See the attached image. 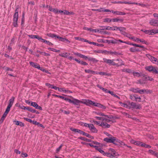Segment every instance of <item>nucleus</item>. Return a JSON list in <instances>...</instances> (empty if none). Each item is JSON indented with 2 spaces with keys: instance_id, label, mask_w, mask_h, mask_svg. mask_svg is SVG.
I'll return each mask as SVG.
<instances>
[{
  "instance_id": "nucleus-1",
  "label": "nucleus",
  "mask_w": 158,
  "mask_h": 158,
  "mask_svg": "<svg viewBox=\"0 0 158 158\" xmlns=\"http://www.w3.org/2000/svg\"><path fill=\"white\" fill-rule=\"evenodd\" d=\"M17 7L15 10V13H14L13 16V22L12 24L15 27H18V24L17 23L18 20L19 18L18 16V10L19 9V6H17Z\"/></svg>"
},
{
  "instance_id": "nucleus-2",
  "label": "nucleus",
  "mask_w": 158,
  "mask_h": 158,
  "mask_svg": "<svg viewBox=\"0 0 158 158\" xmlns=\"http://www.w3.org/2000/svg\"><path fill=\"white\" fill-rule=\"evenodd\" d=\"M129 105L130 106V109H139L142 108L141 105L140 104H136V103L132 102L131 103L129 102Z\"/></svg>"
},
{
  "instance_id": "nucleus-3",
  "label": "nucleus",
  "mask_w": 158,
  "mask_h": 158,
  "mask_svg": "<svg viewBox=\"0 0 158 158\" xmlns=\"http://www.w3.org/2000/svg\"><path fill=\"white\" fill-rule=\"evenodd\" d=\"M68 102L70 103H72L74 105L77 106L79 105L80 103H83V102L82 101L74 98H73V100L69 99Z\"/></svg>"
},
{
  "instance_id": "nucleus-4",
  "label": "nucleus",
  "mask_w": 158,
  "mask_h": 158,
  "mask_svg": "<svg viewBox=\"0 0 158 158\" xmlns=\"http://www.w3.org/2000/svg\"><path fill=\"white\" fill-rule=\"evenodd\" d=\"M103 62L109 64V65L115 66V63L114 62L115 60L114 59L110 60L108 59L105 58H103Z\"/></svg>"
},
{
  "instance_id": "nucleus-5",
  "label": "nucleus",
  "mask_w": 158,
  "mask_h": 158,
  "mask_svg": "<svg viewBox=\"0 0 158 158\" xmlns=\"http://www.w3.org/2000/svg\"><path fill=\"white\" fill-rule=\"evenodd\" d=\"M15 98L14 97L12 96L11 97V98L9 100V103L7 106L6 108V109L7 110H9V111L10 110V108L12 106L13 104Z\"/></svg>"
},
{
  "instance_id": "nucleus-6",
  "label": "nucleus",
  "mask_w": 158,
  "mask_h": 158,
  "mask_svg": "<svg viewBox=\"0 0 158 158\" xmlns=\"http://www.w3.org/2000/svg\"><path fill=\"white\" fill-rule=\"evenodd\" d=\"M155 68L152 65H150L145 67V68L146 70L148 71L149 72L154 73Z\"/></svg>"
},
{
  "instance_id": "nucleus-7",
  "label": "nucleus",
  "mask_w": 158,
  "mask_h": 158,
  "mask_svg": "<svg viewBox=\"0 0 158 158\" xmlns=\"http://www.w3.org/2000/svg\"><path fill=\"white\" fill-rule=\"evenodd\" d=\"M114 30H119L121 32L123 31H125L126 30V28L124 27H118L116 26H114Z\"/></svg>"
},
{
  "instance_id": "nucleus-8",
  "label": "nucleus",
  "mask_w": 158,
  "mask_h": 158,
  "mask_svg": "<svg viewBox=\"0 0 158 158\" xmlns=\"http://www.w3.org/2000/svg\"><path fill=\"white\" fill-rule=\"evenodd\" d=\"M85 102H83V103L84 104L86 105L87 106H90V105H93L94 106L95 105V102H93L92 101L90 100H85Z\"/></svg>"
},
{
  "instance_id": "nucleus-9",
  "label": "nucleus",
  "mask_w": 158,
  "mask_h": 158,
  "mask_svg": "<svg viewBox=\"0 0 158 158\" xmlns=\"http://www.w3.org/2000/svg\"><path fill=\"white\" fill-rule=\"evenodd\" d=\"M70 129L71 131H72L75 133L78 132L81 134H82L83 135H84V133H85L84 132L82 131L81 130H79L78 129L74 128L72 127L70 128Z\"/></svg>"
},
{
  "instance_id": "nucleus-10",
  "label": "nucleus",
  "mask_w": 158,
  "mask_h": 158,
  "mask_svg": "<svg viewBox=\"0 0 158 158\" xmlns=\"http://www.w3.org/2000/svg\"><path fill=\"white\" fill-rule=\"evenodd\" d=\"M99 126L102 127L104 128H109L110 127V125L106 123H104L102 122L100 124H99Z\"/></svg>"
},
{
  "instance_id": "nucleus-11",
  "label": "nucleus",
  "mask_w": 158,
  "mask_h": 158,
  "mask_svg": "<svg viewBox=\"0 0 158 158\" xmlns=\"http://www.w3.org/2000/svg\"><path fill=\"white\" fill-rule=\"evenodd\" d=\"M29 64L31 66L35 68H37L38 69H40V65L37 64L36 63L30 61L29 62Z\"/></svg>"
},
{
  "instance_id": "nucleus-12",
  "label": "nucleus",
  "mask_w": 158,
  "mask_h": 158,
  "mask_svg": "<svg viewBox=\"0 0 158 158\" xmlns=\"http://www.w3.org/2000/svg\"><path fill=\"white\" fill-rule=\"evenodd\" d=\"M149 23L152 26H157L158 24V20L156 19H152L149 22Z\"/></svg>"
},
{
  "instance_id": "nucleus-13",
  "label": "nucleus",
  "mask_w": 158,
  "mask_h": 158,
  "mask_svg": "<svg viewBox=\"0 0 158 158\" xmlns=\"http://www.w3.org/2000/svg\"><path fill=\"white\" fill-rule=\"evenodd\" d=\"M153 29L152 30H144L143 29H141V31L144 32L145 34H148L149 35H152L153 33Z\"/></svg>"
},
{
  "instance_id": "nucleus-14",
  "label": "nucleus",
  "mask_w": 158,
  "mask_h": 158,
  "mask_svg": "<svg viewBox=\"0 0 158 158\" xmlns=\"http://www.w3.org/2000/svg\"><path fill=\"white\" fill-rule=\"evenodd\" d=\"M89 130L93 133H97L98 130L94 127L93 124H91L90 127H89Z\"/></svg>"
},
{
  "instance_id": "nucleus-15",
  "label": "nucleus",
  "mask_w": 158,
  "mask_h": 158,
  "mask_svg": "<svg viewBox=\"0 0 158 158\" xmlns=\"http://www.w3.org/2000/svg\"><path fill=\"white\" fill-rule=\"evenodd\" d=\"M116 61H118V62L117 63H115V65L117 66L124 65V64L123 63V61L120 59H118L116 60Z\"/></svg>"
},
{
  "instance_id": "nucleus-16",
  "label": "nucleus",
  "mask_w": 158,
  "mask_h": 158,
  "mask_svg": "<svg viewBox=\"0 0 158 158\" xmlns=\"http://www.w3.org/2000/svg\"><path fill=\"white\" fill-rule=\"evenodd\" d=\"M94 106L98 107L103 109H106V107L105 106L98 103L95 102Z\"/></svg>"
},
{
  "instance_id": "nucleus-17",
  "label": "nucleus",
  "mask_w": 158,
  "mask_h": 158,
  "mask_svg": "<svg viewBox=\"0 0 158 158\" xmlns=\"http://www.w3.org/2000/svg\"><path fill=\"white\" fill-rule=\"evenodd\" d=\"M74 60L77 62L78 63L80 64H81L84 65H87L88 64L86 62L83 61H80V60H79L76 58H75L74 59Z\"/></svg>"
},
{
  "instance_id": "nucleus-18",
  "label": "nucleus",
  "mask_w": 158,
  "mask_h": 158,
  "mask_svg": "<svg viewBox=\"0 0 158 158\" xmlns=\"http://www.w3.org/2000/svg\"><path fill=\"white\" fill-rule=\"evenodd\" d=\"M111 12L113 13V14H115L117 15H125L126 14V13L125 12H123L118 11H114L113 10H112Z\"/></svg>"
},
{
  "instance_id": "nucleus-19",
  "label": "nucleus",
  "mask_w": 158,
  "mask_h": 158,
  "mask_svg": "<svg viewBox=\"0 0 158 158\" xmlns=\"http://www.w3.org/2000/svg\"><path fill=\"white\" fill-rule=\"evenodd\" d=\"M48 10L50 11H52L55 14L58 13V9L56 8H52L51 6H49Z\"/></svg>"
},
{
  "instance_id": "nucleus-20",
  "label": "nucleus",
  "mask_w": 158,
  "mask_h": 158,
  "mask_svg": "<svg viewBox=\"0 0 158 158\" xmlns=\"http://www.w3.org/2000/svg\"><path fill=\"white\" fill-rule=\"evenodd\" d=\"M85 71L86 73H90L92 74L95 75L96 74L97 72L93 71L90 69H85Z\"/></svg>"
},
{
  "instance_id": "nucleus-21",
  "label": "nucleus",
  "mask_w": 158,
  "mask_h": 158,
  "mask_svg": "<svg viewBox=\"0 0 158 158\" xmlns=\"http://www.w3.org/2000/svg\"><path fill=\"white\" fill-rule=\"evenodd\" d=\"M108 53L109 54H111V55H121V53L119 52H116L115 51L114 52H112L111 51H109L108 52Z\"/></svg>"
},
{
  "instance_id": "nucleus-22",
  "label": "nucleus",
  "mask_w": 158,
  "mask_h": 158,
  "mask_svg": "<svg viewBox=\"0 0 158 158\" xmlns=\"http://www.w3.org/2000/svg\"><path fill=\"white\" fill-rule=\"evenodd\" d=\"M106 43H108L109 44L112 43L113 44L117 43V40L115 39L114 40H106Z\"/></svg>"
},
{
  "instance_id": "nucleus-23",
  "label": "nucleus",
  "mask_w": 158,
  "mask_h": 158,
  "mask_svg": "<svg viewBox=\"0 0 158 158\" xmlns=\"http://www.w3.org/2000/svg\"><path fill=\"white\" fill-rule=\"evenodd\" d=\"M79 139L81 140H82L88 142H91L92 140L91 139H88L85 137H80L78 138Z\"/></svg>"
},
{
  "instance_id": "nucleus-24",
  "label": "nucleus",
  "mask_w": 158,
  "mask_h": 158,
  "mask_svg": "<svg viewBox=\"0 0 158 158\" xmlns=\"http://www.w3.org/2000/svg\"><path fill=\"white\" fill-rule=\"evenodd\" d=\"M70 54V53H68L67 52H65L59 54V56L62 57L68 58Z\"/></svg>"
},
{
  "instance_id": "nucleus-25",
  "label": "nucleus",
  "mask_w": 158,
  "mask_h": 158,
  "mask_svg": "<svg viewBox=\"0 0 158 158\" xmlns=\"http://www.w3.org/2000/svg\"><path fill=\"white\" fill-rule=\"evenodd\" d=\"M139 88H131L130 89V91H131L134 93H138L139 92Z\"/></svg>"
},
{
  "instance_id": "nucleus-26",
  "label": "nucleus",
  "mask_w": 158,
  "mask_h": 158,
  "mask_svg": "<svg viewBox=\"0 0 158 158\" xmlns=\"http://www.w3.org/2000/svg\"><path fill=\"white\" fill-rule=\"evenodd\" d=\"M89 60L92 61L93 63H96L98 61L95 58L91 57H89Z\"/></svg>"
},
{
  "instance_id": "nucleus-27",
  "label": "nucleus",
  "mask_w": 158,
  "mask_h": 158,
  "mask_svg": "<svg viewBox=\"0 0 158 158\" xmlns=\"http://www.w3.org/2000/svg\"><path fill=\"white\" fill-rule=\"evenodd\" d=\"M118 3H125V4H137V3H132V2H122V1H118Z\"/></svg>"
},
{
  "instance_id": "nucleus-28",
  "label": "nucleus",
  "mask_w": 158,
  "mask_h": 158,
  "mask_svg": "<svg viewBox=\"0 0 158 158\" xmlns=\"http://www.w3.org/2000/svg\"><path fill=\"white\" fill-rule=\"evenodd\" d=\"M120 140L118 139L116 137H115V138L114 140V143L113 144H114L115 145H119V143Z\"/></svg>"
},
{
  "instance_id": "nucleus-29",
  "label": "nucleus",
  "mask_w": 158,
  "mask_h": 158,
  "mask_svg": "<svg viewBox=\"0 0 158 158\" xmlns=\"http://www.w3.org/2000/svg\"><path fill=\"white\" fill-rule=\"evenodd\" d=\"M133 73L134 76H137L138 77H142V73H140L138 72H133Z\"/></svg>"
},
{
  "instance_id": "nucleus-30",
  "label": "nucleus",
  "mask_w": 158,
  "mask_h": 158,
  "mask_svg": "<svg viewBox=\"0 0 158 158\" xmlns=\"http://www.w3.org/2000/svg\"><path fill=\"white\" fill-rule=\"evenodd\" d=\"M34 124L35 125H37L38 127H42V128H44V127L43 125L42 124H40L39 122H37L36 121H35L34 122Z\"/></svg>"
},
{
  "instance_id": "nucleus-31",
  "label": "nucleus",
  "mask_w": 158,
  "mask_h": 158,
  "mask_svg": "<svg viewBox=\"0 0 158 158\" xmlns=\"http://www.w3.org/2000/svg\"><path fill=\"white\" fill-rule=\"evenodd\" d=\"M146 56L152 62H153V60L154 59V57L152 56L151 55H150L149 54H146Z\"/></svg>"
},
{
  "instance_id": "nucleus-32",
  "label": "nucleus",
  "mask_w": 158,
  "mask_h": 158,
  "mask_svg": "<svg viewBox=\"0 0 158 158\" xmlns=\"http://www.w3.org/2000/svg\"><path fill=\"white\" fill-rule=\"evenodd\" d=\"M136 84H144L145 83V82L144 81V80H138L136 82Z\"/></svg>"
},
{
  "instance_id": "nucleus-33",
  "label": "nucleus",
  "mask_w": 158,
  "mask_h": 158,
  "mask_svg": "<svg viewBox=\"0 0 158 158\" xmlns=\"http://www.w3.org/2000/svg\"><path fill=\"white\" fill-rule=\"evenodd\" d=\"M7 115L4 113L0 120V123H2L3 122Z\"/></svg>"
},
{
  "instance_id": "nucleus-34",
  "label": "nucleus",
  "mask_w": 158,
  "mask_h": 158,
  "mask_svg": "<svg viewBox=\"0 0 158 158\" xmlns=\"http://www.w3.org/2000/svg\"><path fill=\"white\" fill-rule=\"evenodd\" d=\"M119 103L120 104H123V105H122V106L123 107H125L126 108L130 109V106H129V105H127L126 104L123 103L121 102H119Z\"/></svg>"
},
{
  "instance_id": "nucleus-35",
  "label": "nucleus",
  "mask_w": 158,
  "mask_h": 158,
  "mask_svg": "<svg viewBox=\"0 0 158 158\" xmlns=\"http://www.w3.org/2000/svg\"><path fill=\"white\" fill-rule=\"evenodd\" d=\"M106 155L107 156L110 158H113L114 156L112 155V154L108 152H105L104 153V156Z\"/></svg>"
},
{
  "instance_id": "nucleus-36",
  "label": "nucleus",
  "mask_w": 158,
  "mask_h": 158,
  "mask_svg": "<svg viewBox=\"0 0 158 158\" xmlns=\"http://www.w3.org/2000/svg\"><path fill=\"white\" fill-rule=\"evenodd\" d=\"M98 74H100L102 75H108V76L109 74L107 73H106L104 72H97L96 75Z\"/></svg>"
},
{
  "instance_id": "nucleus-37",
  "label": "nucleus",
  "mask_w": 158,
  "mask_h": 158,
  "mask_svg": "<svg viewBox=\"0 0 158 158\" xmlns=\"http://www.w3.org/2000/svg\"><path fill=\"white\" fill-rule=\"evenodd\" d=\"M43 42L46 43V44H47L49 46L52 45H53V44L51 42H49V41H47V40L45 39H44Z\"/></svg>"
},
{
  "instance_id": "nucleus-38",
  "label": "nucleus",
  "mask_w": 158,
  "mask_h": 158,
  "mask_svg": "<svg viewBox=\"0 0 158 158\" xmlns=\"http://www.w3.org/2000/svg\"><path fill=\"white\" fill-rule=\"evenodd\" d=\"M137 96L136 94L132 95L131 94L130 95V98L133 101H135V98H136V96Z\"/></svg>"
},
{
  "instance_id": "nucleus-39",
  "label": "nucleus",
  "mask_w": 158,
  "mask_h": 158,
  "mask_svg": "<svg viewBox=\"0 0 158 158\" xmlns=\"http://www.w3.org/2000/svg\"><path fill=\"white\" fill-rule=\"evenodd\" d=\"M112 21V19L106 18L103 19V22H104L110 23Z\"/></svg>"
},
{
  "instance_id": "nucleus-40",
  "label": "nucleus",
  "mask_w": 158,
  "mask_h": 158,
  "mask_svg": "<svg viewBox=\"0 0 158 158\" xmlns=\"http://www.w3.org/2000/svg\"><path fill=\"white\" fill-rule=\"evenodd\" d=\"M31 106H33V107H34L36 109V108L37 107V106H38V105L35 102H32L31 103Z\"/></svg>"
},
{
  "instance_id": "nucleus-41",
  "label": "nucleus",
  "mask_w": 158,
  "mask_h": 158,
  "mask_svg": "<svg viewBox=\"0 0 158 158\" xmlns=\"http://www.w3.org/2000/svg\"><path fill=\"white\" fill-rule=\"evenodd\" d=\"M24 119L28 122H29L31 123H32L33 124H34V122L35 121L34 120H32L31 119L26 118H24Z\"/></svg>"
},
{
  "instance_id": "nucleus-42",
  "label": "nucleus",
  "mask_w": 158,
  "mask_h": 158,
  "mask_svg": "<svg viewBox=\"0 0 158 158\" xmlns=\"http://www.w3.org/2000/svg\"><path fill=\"white\" fill-rule=\"evenodd\" d=\"M74 54L76 56H77L81 58H83L84 55L78 52H74Z\"/></svg>"
},
{
  "instance_id": "nucleus-43",
  "label": "nucleus",
  "mask_w": 158,
  "mask_h": 158,
  "mask_svg": "<svg viewBox=\"0 0 158 158\" xmlns=\"http://www.w3.org/2000/svg\"><path fill=\"white\" fill-rule=\"evenodd\" d=\"M96 150L98 151L99 152H100L103 155H104V153H105V152L104 151L102 150L101 148H98V147L96 149Z\"/></svg>"
},
{
  "instance_id": "nucleus-44",
  "label": "nucleus",
  "mask_w": 158,
  "mask_h": 158,
  "mask_svg": "<svg viewBox=\"0 0 158 158\" xmlns=\"http://www.w3.org/2000/svg\"><path fill=\"white\" fill-rule=\"evenodd\" d=\"M55 34H52L51 33H48L47 34V35L49 37H51L52 38H53L55 37Z\"/></svg>"
},
{
  "instance_id": "nucleus-45",
  "label": "nucleus",
  "mask_w": 158,
  "mask_h": 158,
  "mask_svg": "<svg viewBox=\"0 0 158 158\" xmlns=\"http://www.w3.org/2000/svg\"><path fill=\"white\" fill-rule=\"evenodd\" d=\"M58 98H61V99H64L66 101H68V102L69 101V98H67L65 97H63V96H61V95H59V97Z\"/></svg>"
},
{
  "instance_id": "nucleus-46",
  "label": "nucleus",
  "mask_w": 158,
  "mask_h": 158,
  "mask_svg": "<svg viewBox=\"0 0 158 158\" xmlns=\"http://www.w3.org/2000/svg\"><path fill=\"white\" fill-rule=\"evenodd\" d=\"M148 76L145 75V74H142V79L144 80V81H147L148 79Z\"/></svg>"
},
{
  "instance_id": "nucleus-47",
  "label": "nucleus",
  "mask_w": 158,
  "mask_h": 158,
  "mask_svg": "<svg viewBox=\"0 0 158 158\" xmlns=\"http://www.w3.org/2000/svg\"><path fill=\"white\" fill-rule=\"evenodd\" d=\"M107 118L113 119H117V118H118L116 116H114L113 115H110V116H108V115H107Z\"/></svg>"
},
{
  "instance_id": "nucleus-48",
  "label": "nucleus",
  "mask_w": 158,
  "mask_h": 158,
  "mask_svg": "<svg viewBox=\"0 0 158 158\" xmlns=\"http://www.w3.org/2000/svg\"><path fill=\"white\" fill-rule=\"evenodd\" d=\"M48 49L50 50H51V51H53V52H60V50H57L55 49L54 48H48Z\"/></svg>"
},
{
  "instance_id": "nucleus-49",
  "label": "nucleus",
  "mask_w": 158,
  "mask_h": 158,
  "mask_svg": "<svg viewBox=\"0 0 158 158\" xmlns=\"http://www.w3.org/2000/svg\"><path fill=\"white\" fill-rule=\"evenodd\" d=\"M122 71L123 72H127L128 73H130L131 72V70L129 69H123Z\"/></svg>"
},
{
  "instance_id": "nucleus-50",
  "label": "nucleus",
  "mask_w": 158,
  "mask_h": 158,
  "mask_svg": "<svg viewBox=\"0 0 158 158\" xmlns=\"http://www.w3.org/2000/svg\"><path fill=\"white\" fill-rule=\"evenodd\" d=\"M115 138V137H113V136H112L110 137V143H113Z\"/></svg>"
},
{
  "instance_id": "nucleus-51",
  "label": "nucleus",
  "mask_w": 158,
  "mask_h": 158,
  "mask_svg": "<svg viewBox=\"0 0 158 158\" xmlns=\"http://www.w3.org/2000/svg\"><path fill=\"white\" fill-rule=\"evenodd\" d=\"M109 138H105L103 140L107 143H110V137H109Z\"/></svg>"
},
{
  "instance_id": "nucleus-52",
  "label": "nucleus",
  "mask_w": 158,
  "mask_h": 158,
  "mask_svg": "<svg viewBox=\"0 0 158 158\" xmlns=\"http://www.w3.org/2000/svg\"><path fill=\"white\" fill-rule=\"evenodd\" d=\"M140 41L143 44H144L146 45H148L149 43H148L145 40H144L143 39H140Z\"/></svg>"
},
{
  "instance_id": "nucleus-53",
  "label": "nucleus",
  "mask_w": 158,
  "mask_h": 158,
  "mask_svg": "<svg viewBox=\"0 0 158 158\" xmlns=\"http://www.w3.org/2000/svg\"><path fill=\"white\" fill-rule=\"evenodd\" d=\"M98 87H99L100 89L103 90V91H104L105 93H107V91H108V89L104 88L101 86H99V85H98Z\"/></svg>"
},
{
  "instance_id": "nucleus-54",
  "label": "nucleus",
  "mask_w": 158,
  "mask_h": 158,
  "mask_svg": "<svg viewBox=\"0 0 158 158\" xmlns=\"http://www.w3.org/2000/svg\"><path fill=\"white\" fill-rule=\"evenodd\" d=\"M103 8H101L99 9H93L92 10V11H98L99 12H101L103 11Z\"/></svg>"
},
{
  "instance_id": "nucleus-55",
  "label": "nucleus",
  "mask_w": 158,
  "mask_h": 158,
  "mask_svg": "<svg viewBox=\"0 0 158 158\" xmlns=\"http://www.w3.org/2000/svg\"><path fill=\"white\" fill-rule=\"evenodd\" d=\"M144 91H145V89H139L138 93H139L140 94H144V93H145Z\"/></svg>"
},
{
  "instance_id": "nucleus-56",
  "label": "nucleus",
  "mask_w": 158,
  "mask_h": 158,
  "mask_svg": "<svg viewBox=\"0 0 158 158\" xmlns=\"http://www.w3.org/2000/svg\"><path fill=\"white\" fill-rule=\"evenodd\" d=\"M87 144L88 145H89V146H90L91 147H93L95 148V149L96 148H98V147L97 146L94 145L93 144H92L91 143H87Z\"/></svg>"
},
{
  "instance_id": "nucleus-57",
  "label": "nucleus",
  "mask_w": 158,
  "mask_h": 158,
  "mask_svg": "<svg viewBox=\"0 0 158 158\" xmlns=\"http://www.w3.org/2000/svg\"><path fill=\"white\" fill-rule=\"evenodd\" d=\"M156 152L155 151L151 149H150L148 150V152L152 155H154Z\"/></svg>"
},
{
  "instance_id": "nucleus-58",
  "label": "nucleus",
  "mask_w": 158,
  "mask_h": 158,
  "mask_svg": "<svg viewBox=\"0 0 158 158\" xmlns=\"http://www.w3.org/2000/svg\"><path fill=\"white\" fill-rule=\"evenodd\" d=\"M98 41L99 42L106 43V40H104L103 39H99L98 40Z\"/></svg>"
},
{
  "instance_id": "nucleus-59",
  "label": "nucleus",
  "mask_w": 158,
  "mask_h": 158,
  "mask_svg": "<svg viewBox=\"0 0 158 158\" xmlns=\"http://www.w3.org/2000/svg\"><path fill=\"white\" fill-rule=\"evenodd\" d=\"M119 143V145H118V146H120L121 145H124L125 146H127V144H125L122 141L120 140Z\"/></svg>"
},
{
  "instance_id": "nucleus-60",
  "label": "nucleus",
  "mask_w": 158,
  "mask_h": 158,
  "mask_svg": "<svg viewBox=\"0 0 158 158\" xmlns=\"http://www.w3.org/2000/svg\"><path fill=\"white\" fill-rule=\"evenodd\" d=\"M153 61V62H152L153 63L158 64V60L156 58L154 57Z\"/></svg>"
},
{
  "instance_id": "nucleus-61",
  "label": "nucleus",
  "mask_w": 158,
  "mask_h": 158,
  "mask_svg": "<svg viewBox=\"0 0 158 158\" xmlns=\"http://www.w3.org/2000/svg\"><path fill=\"white\" fill-rule=\"evenodd\" d=\"M41 53V55H44L46 56H50V54L48 53H46L45 52H42Z\"/></svg>"
},
{
  "instance_id": "nucleus-62",
  "label": "nucleus",
  "mask_w": 158,
  "mask_h": 158,
  "mask_svg": "<svg viewBox=\"0 0 158 158\" xmlns=\"http://www.w3.org/2000/svg\"><path fill=\"white\" fill-rule=\"evenodd\" d=\"M21 155L23 157H27L28 156V155L27 153L23 152L21 153Z\"/></svg>"
},
{
  "instance_id": "nucleus-63",
  "label": "nucleus",
  "mask_w": 158,
  "mask_h": 158,
  "mask_svg": "<svg viewBox=\"0 0 158 158\" xmlns=\"http://www.w3.org/2000/svg\"><path fill=\"white\" fill-rule=\"evenodd\" d=\"M102 121H105L107 122H109L111 121V120L109 119H108L107 118H105L103 117L102 119Z\"/></svg>"
},
{
  "instance_id": "nucleus-64",
  "label": "nucleus",
  "mask_w": 158,
  "mask_h": 158,
  "mask_svg": "<svg viewBox=\"0 0 158 158\" xmlns=\"http://www.w3.org/2000/svg\"><path fill=\"white\" fill-rule=\"evenodd\" d=\"M135 49L136 48L135 47L131 48L130 49V51L131 52H135Z\"/></svg>"
}]
</instances>
